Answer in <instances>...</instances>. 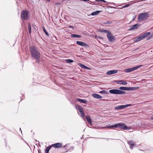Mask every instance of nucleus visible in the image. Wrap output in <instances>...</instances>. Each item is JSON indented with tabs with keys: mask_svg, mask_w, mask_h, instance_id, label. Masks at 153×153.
<instances>
[{
	"mask_svg": "<svg viewBox=\"0 0 153 153\" xmlns=\"http://www.w3.org/2000/svg\"><path fill=\"white\" fill-rule=\"evenodd\" d=\"M29 50L32 57H41V53L38 48L35 45L30 46L29 48Z\"/></svg>",
	"mask_w": 153,
	"mask_h": 153,
	"instance_id": "1",
	"label": "nucleus"
},
{
	"mask_svg": "<svg viewBox=\"0 0 153 153\" xmlns=\"http://www.w3.org/2000/svg\"><path fill=\"white\" fill-rule=\"evenodd\" d=\"M117 128L118 129L128 130L130 129V127H127L124 123H119L114 125L110 126L109 125L103 128Z\"/></svg>",
	"mask_w": 153,
	"mask_h": 153,
	"instance_id": "2",
	"label": "nucleus"
},
{
	"mask_svg": "<svg viewBox=\"0 0 153 153\" xmlns=\"http://www.w3.org/2000/svg\"><path fill=\"white\" fill-rule=\"evenodd\" d=\"M149 13L148 12H144L139 14L138 17V22L143 21V20L146 19L149 17Z\"/></svg>",
	"mask_w": 153,
	"mask_h": 153,
	"instance_id": "3",
	"label": "nucleus"
},
{
	"mask_svg": "<svg viewBox=\"0 0 153 153\" xmlns=\"http://www.w3.org/2000/svg\"><path fill=\"white\" fill-rule=\"evenodd\" d=\"M21 18L22 20H27L29 18V13L27 10H23L21 12Z\"/></svg>",
	"mask_w": 153,
	"mask_h": 153,
	"instance_id": "4",
	"label": "nucleus"
},
{
	"mask_svg": "<svg viewBox=\"0 0 153 153\" xmlns=\"http://www.w3.org/2000/svg\"><path fill=\"white\" fill-rule=\"evenodd\" d=\"M109 92L111 94H126L125 92L122 91L120 89H111L109 91Z\"/></svg>",
	"mask_w": 153,
	"mask_h": 153,
	"instance_id": "5",
	"label": "nucleus"
},
{
	"mask_svg": "<svg viewBox=\"0 0 153 153\" xmlns=\"http://www.w3.org/2000/svg\"><path fill=\"white\" fill-rule=\"evenodd\" d=\"M139 88L138 87H120L119 88V89L123 91H133L135 90H137L139 89Z\"/></svg>",
	"mask_w": 153,
	"mask_h": 153,
	"instance_id": "6",
	"label": "nucleus"
},
{
	"mask_svg": "<svg viewBox=\"0 0 153 153\" xmlns=\"http://www.w3.org/2000/svg\"><path fill=\"white\" fill-rule=\"evenodd\" d=\"M107 37L108 40V41L110 42H113L115 39V38L113 36L112 33L110 32L108 33L107 34Z\"/></svg>",
	"mask_w": 153,
	"mask_h": 153,
	"instance_id": "7",
	"label": "nucleus"
},
{
	"mask_svg": "<svg viewBox=\"0 0 153 153\" xmlns=\"http://www.w3.org/2000/svg\"><path fill=\"white\" fill-rule=\"evenodd\" d=\"M76 44L82 47H85L86 48L89 47V45L85 42L81 41H77L76 42Z\"/></svg>",
	"mask_w": 153,
	"mask_h": 153,
	"instance_id": "8",
	"label": "nucleus"
},
{
	"mask_svg": "<svg viewBox=\"0 0 153 153\" xmlns=\"http://www.w3.org/2000/svg\"><path fill=\"white\" fill-rule=\"evenodd\" d=\"M141 25L140 24H139L138 23H137L134 25H133L130 26V28L129 29L128 31H131L135 29H137L139 27H140Z\"/></svg>",
	"mask_w": 153,
	"mask_h": 153,
	"instance_id": "9",
	"label": "nucleus"
},
{
	"mask_svg": "<svg viewBox=\"0 0 153 153\" xmlns=\"http://www.w3.org/2000/svg\"><path fill=\"white\" fill-rule=\"evenodd\" d=\"M131 104H128L126 105H122L116 106L114 107V109L116 110H119L122 109L127 107L131 106Z\"/></svg>",
	"mask_w": 153,
	"mask_h": 153,
	"instance_id": "10",
	"label": "nucleus"
},
{
	"mask_svg": "<svg viewBox=\"0 0 153 153\" xmlns=\"http://www.w3.org/2000/svg\"><path fill=\"white\" fill-rule=\"evenodd\" d=\"M143 38L142 35L138 36H137L135 37L133 39V42L134 43H136L140 41L143 39Z\"/></svg>",
	"mask_w": 153,
	"mask_h": 153,
	"instance_id": "11",
	"label": "nucleus"
},
{
	"mask_svg": "<svg viewBox=\"0 0 153 153\" xmlns=\"http://www.w3.org/2000/svg\"><path fill=\"white\" fill-rule=\"evenodd\" d=\"M52 147H53L55 148H58L62 146V144L60 143H58L52 144Z\"/></svg>",
	"mask_w": 153,
	"mask_h": 153,
	"instance_id": "12",
	"label": "nucleus"
},
{
	"mask_svg": "<svg viewBox=\"0 0 153 153\" xmlns=\"http://www.w3.org/2000/svg\"><path fill=\"white\" fill-rule=\"evenodd\" d=\"M33 61H34L36 63H38L39 64H41L43 62L42 60L41 59V58H33ZM42 58H41L42 59Z\"/></svg>",
	"mask_w": 153,
	"mask_h": 153,
	"instance_id": "13",
	"label": "nucleus"
},
{
	"mask_svg": "<svg viewBox=\"0 0 153 153\" xmlns=\"http://www.w3.org/2000/svg\"><path fill=\"white\" fill-rule=\"evenodd\" d=\"M118 72L117 70H112L107 72L106 74L107 75H111L116 73Z\"/></svg>",
	"mask_w": 153,
	"mask_h": 153,
	"instance_id": "14",
	"label": "nucleus"
},
{
	"mask_svg": "<svg viewBox=\"0 0 153 153\" xmlns=\"http://www.w3.org/2000/svg\"><path fill=\"white\" fill-rule=\"evenodd\" d=\"M117 83L121 85H126L127 84V82L123 80H119L116 81H115Z\"/></svg>",
	"mask_w": 153,
	"mask_h": 153,
	"instance_id": "15",
	"label": "nucleus"
},
{
	"mask_svg": "<svg viewBox=\"0 0 153 153\" xmlns=\"http://www.w3.org/2000/svg\"><path fill=\"white\" fill-rule=\"evenodd\" d=\"M70 37L72 38H80L82 37V36L81 35L77 34H72L71 35Z\"/></svg>",
	"mask_w": 153,
	"mask_h": 153,
	"instance_id": "16",
	"label": "nucleus"
},
{
	"mask_svg": "<svg viewBox=\"0 0 153 153\" xmlns=\"http://www.w3.org/2000/svg\"><path fill=\"white\" fill-rule=\"evenodd\" d=\"M101 12H102V10H97L91 13V15L92 16H96Z\"/></svg>",
	"mask_w": 153,
	"mask_h": 153,
	"instance_id": "17",
	"label": "nucleus"
},
{
	"mask_svg": "<svg viewBox=\"0 0 153 153\" xmlns=\"http://www.w3.org/2000/svg\"><path fill=\"white\" fill-rule=\"evenodd\" d=\"M78 65L80 67H81L82 68H83L84 69H88V70H90L91 69L90 68H89L88 67H87V66L83 64H82L81 63H78Z\"/></svg>",
	"mask_w": 153,
	"mask_h": 153,
	"instance_id": "18",
	"label": "nucleus"
},
{
	"mask_svg": "<svg viewBox=\"0 0 153 153\" xmlns=\"http://www.w3.org/2000/svg\"><path fill=\"white\" fill-rule=\"evenodd\" d=\"M92 96L93 97L96 99H102V96L97 94H92Z\"/></svg>",
	"mask_w": 153,
	"mask_h": 153,
	"instance_id": "19",
	"label": "nucleus"
},
{
	"mask_svg": "<svg viewBox=\"0 0 153 153\" xmlns=\"http://www.w3.org/2000/svg\"><path fill=\"white\" fill-rule=\"evenodd\" d=\"M85 117L87 122L90 124V125H91L92 124V120L91 117L88 116H85Z\"/></svg>",
	"mask_w": 153,
	"mask_h": 153,
	"instance_id": "20",
	"label": "nucleus"
},
{
	"mask_svg": "<svg viewBox=\"0 0 153 153\" xmlns=\"http://www.w3.org/2000/svg\"><path fill=\"white\" fill-rule=\"evenodd\" d=\"M98 31L99 32H101V33H108L110 32V31L106 29H101V28L99 29L98 30Z\"/></svg>",
	"mask_w": 153,
	"mask_h": 153,
	"instance_id": "21",
	"label": "nucleus"
},
{
	"mask_svg": "<svg viewBox=\"0 0 153 153\" xmlns=\"http://www.w3.org/2000/svg\"><path fill=\"white\" fill-rule=\"evenodd\" d=\"M151 34V32H150L145 33H144L142 35L143 39L145 38L148 37Z\"/></svg>",
	"mask_w": 153,
	"mask_h": 153,
	"instance_id": "22",
	"label": "nucleus"
},
{
	"mask_svg": "<svg viewBox=\"0 0 153 153\" xmlns=\"http://www.w3.org/2000/svg\"><path fill=\"white\" fill-rule=\"evenodd\" d=\"M77 100L78 102H80L85 103V104H87V101L86 100L79 99V98H77L76 99Z\"/></svg>",
	"mask_w": 153,
	"mask_h": 153,
	"instance_id": "23",
	"label": "nucleus"
},
{
	"mask_svg": "<svg viewBox=\"0 0 153 153\" xmlns=\"http://www.w3.org/2000/svg\"><path fill=\"white\" fill-rule=\"evenodd\" d=\"M133 71H134V70L132 68L126 69L124 70V72L126 73H129Z\"/></svg>",
	"mask_w": 153,
	"mask_h": 153,
	"instance_id": "24",
	"label": "nucleus"
},
{
	"mask_svg": "<svg viewBox=\"0 0 153 153\" xmlns=\"http://www.w3.org/2000/svg\"><path fill=\"white\" fill-rule=\"evenodd\" d=\"M86 2L89 3L91 4H93V5H99V3H97V2H94L91 1L89 0H88V1Z\"/></svg>",
	"mask_w": 153,
	"mask_h": 153,
	"instance_id": "25",
	"label": "nucleus"
},
{
	"mask_svg": "<svg viewBox=\"0 0 153 153\" xmlns=\"http://www.w3.org/2000/svg\"><path fill=\"white\" fill-rule=\"evenodd\" d=\"M28 29L29 34H30L31 32V25L30 22L28 23Z\"/></svg>",
	"mask_w": 153,
	"mask_h": 153,
	"instance_id": "26",
	"label": "nucleus"
},
{
	"mask_svg": "<svg viewBox=\"0 0 153 153\" xmlns=\"http://www.w3.org/2000/svg\"><path fill=\"white\" fill-rule=\"evenodd\" d=\"M112 22L111 21H107L105 20V22H103V24L104 25H110L112 23Z\"/></svg>",
	"mask_w": 153,
	"mask_h": 153,
	"instance_id": "27",
	"label": "nucleus"
},
{
	"mask_svg": "<svg viewBox=\"0 0 153 153\" xmlns=\"http://www.w3.org/2000/svg\"><path fill=\"white\" fill-rule=\"evenodd\" d=\"M51 145H50L47 147L46 149H45V153H48L49 150L52 147Z\"/></svg>",
	"mask_w": 153,
	"mask_h": 153,
	"instance_id": "28",
	"label": "nucleus"
},
{
	"mask_svg": "<svg viewBox=\"0 0 153 153\" xmlns=\"http://www.w3.org/2000/svg\"><path fill=\"white\" fill-rule=\"evenodd\" d=\"M42 29H43V31H44V32L46 34V35L47 36H49V33L47 32V31H46L45 28V27L44 26V27H42Z\"/></svg>",
	"mask_w": 153,
	"mask_h": 153,
	"instance_id": "29",
	"label": "nucleus"
},
{
	"mask_svg": "<svg viewBox=\"0 0 153 153\" xmlns=\"http://www.w3.org/2000/svg\"><path fill=\"white\" fill-rule=\"evenodd\" d=\"M99 93L101 94H108V93L107 91H106L105 90H103L102 91H100L99 92Z\"/></svg>",
	"mask_w": 153,
	"mask_h": 153,
	"instance_id": "30",
	"label": "nucleus"
},
{
	"mask_svg": "<svg viewBox=\"0 0 153 153\" xmlns=\"http://www.w3.org/2000/svg\"><path fill=\"white\" fill-rule=\"evenodd\" d=\"M142 66V65H139L137 66H136L132 67V68H133V70L134 71V70H137V69L140 68Z\"/></svg>",
	"mask_w": 153,
	"mask_h": 153,
	"instance_id": "31",
	"label": "nucleus"
},
{
	"mask_svg": "<svg viewBox=\"0 0 153 153\" xmlns=\"http://www.w3.org/2000/svg\"><path fill=\"white\" fill-rule=\"evenodd\" d=\"M147 38V40H149L150 39H152L153 38V32L150 34V35Z\"/></svg>",
	"mask_w": 153,
	"mask_h": 153,
	"instance_id": "32",
	"label": "nucleus"
},
{
	"mask_svg": "<svg viewBox=\"0 0 153 153\" xmlns=\"http://www.w3.org/2000/svg\"><path fill=\"white\" fill-rule=\"evenodd\" d=\"M76 108L79 111V112H80L81 111L83 110L82 108L80 106L76 107Z\"/></svg>",
	"mask_w": 153,
	"mask_h": 153,
	"instance_id": "33",
	"label": "nucleus"
},
{
	"mask_svg": "<svg viewBox=\"0 0 153 153\" xmlns=\"http://www.w3.org/2000/svg\"><path fill=\"white\" fill-rule=\"evenodd\" d=\"M65 62L67 63H70L74 62V61L71 59H67L65 60Z\"/></svg>",
	"mask_w": 153,
	"mask_h": 153,
	"instance_id": "34",
	"label": "nucleus"
},
{
	"mask_svg": "<svg viewBox=\"0 0 153 153\" xmlns=\"http://www.w3.org/2000/svg\"><path fill=\"white\" fill-rule=\"evenodd\" d=\"M80 114L82 117H84V113L83 110L79 112Z\"/></svg>",
	"mask_w": 153,
	"mask_h": 153,
	"instance_id": "35",
	"label": "nucleus"
},
{
	"mask_svg": "<svg viewBox=\"0 0 153 153\" xmlns=\"http://www.w3.org/2000/svg\"><path fill=\"white\" fill-rule=\"evenodd\" d=\"M97 2H104V3H106L107 2L105 0H95Z\"/></svg>",
	"mask_w": 153,
	"mask_h": 153,
	"instance_id": "36",
	"label": "nucleus"
},
{
	"mask_svg": "<svg viewBox=\"0 0 153 153\" xmlns=\"http://www.w3.org/2000/svg\"><path fill=\"white\" fill-rule=\"evenodd\" d=\"M128 144L129 145H130L131 144H134L135 143V142L133 141H129L127 142Z\"/></svg>",
	"mask_w": 153,
	"mask_h": 153,
	"instance_id": "37",
	"label": "nucleus"
},
{
	"mask_svg": "<svg viewBox=\"0 0 153 153\" xmlns=\"http://www.w3.org/2000/svg\"><path fill=\"white\" fill-rule=\"evenodd\" d=\"M130 5H131V4H126L125 5H124L122 6V8H123L127 7L129 6Z\"/></svg>",
	"mask_w": 153,
	"mask_h": 153,
	"instance_id": "38",
	"label": "nucleus"
},
{
	"mask_svg": "<svg viewBox=\"0 0 153 153\" xmlns=\"http://www.w3.org/2000/svg\"><path fill=\"white\" fill-rule=\"evenodd\" d=\"M135 144H131L129 145V146L130 148L131 149H133L135 147Z\"/></svg>",
	"mask_w": 153,
	"mask_h": 153,
	"instance_id": "39",
	"label": "nucleus"
},
{
	"mask_svg": "<svg viewBox=\"0 0 153 153\" xmlns=\"http://www.w3.org/2000/svg\"><path fill=\"white\" fill-rule=\"evenodd\" d=\"M131 14H133L134 15V16H133V18L132 19V21H134L136 18V15H135V13H131Z\"/></svg>",
	"mask_w": 153,
	"mask_h": 153,
	"instance_id": "40",
	"label": "nucleus"
},
{
	"mask_svg": "<svg viewBox=\"0 0 153 153\" xmlns=\"http://www.w3.org/2000/svg\"><path fill=\"white\" fill-rule=\"evenodd\" d=\"M97 39H103V38L102 37L99 36H97V39H96L97 40Z\"/></svg>",
	"mask_w": 153,
	"mask_h": 153,
	"instance_id": "41",
	"label": "nucleus"
},
{
	"mask_svg": "<svg viewBox=\"0 0 153 153\" xmlns=\"http://www.w3.org/2000/svg\"><path fill=\"white\" fill-rule=\"evenodd\" d=\"M92 37L93 38H95V39H97V36L96 35H92Z\"/></svg>",
	"mask_w": 153,
	"mask_h": 153,
	"instance_id": "42",
	"label": "nucleus"
},
{
	"mask_svg": "<svg viewBox=\"0 0 153 153\" xmlns=\"http://www.w3.org/2000/svg\"><path fill=\"white\" fill-rule=\"evenodd\" d=\"M109 8L116 9V7H112L111 6H108V8L109 9Z\"/></svg>",
	"mask_w": 153,
	"mask_h": 153,
	"instance_id": "43",
	"label": "nucleus"
},
{
	"mask_svg": "<svg viewBox=\"0 0 153 153\" xmlns=\"http://www.w3.org/2000/svg\"><path fill=\"white\" fill-rule=\"evenodd\" d=\"M103 8L105 9H107L108 8V7H107V6H103Z\"/></svg>",
	"mask_w": 153,
	"mask_h": 153,
	"instance_id": "44",
	"label": "nucleus"
},
{
	"mask_svg": "<svg viewBox=\"0 0 153 153\" xmlns=\"http://www.w3.org/2000/svg\"><path fill=\"white\" fill-rule=\"evenodd\" d=\"M107 3L106 4H102L103 5H108V4H110V3L109 2H106Z\"/></svg>",
	"mask_w": 153,
	"mask_h": 153,
	"instance_id": "45",
	"label": "nucleus"
},
{
	"mask_svg": "<svg viewBox=\"0 0 153 153\" xmlns=\"http://www.w3.org/2000/svg\"><path fill=\"white\" fill-rule=\"evenodd\" d=\"M68 27L70 28H73V27L72 26V25H69L68 26Z\"/></svg>",
	"mask_w": 153,
	"mask_h": 153,
	"instance_id": "46",
	"label": "nucleus"
},
{
	"mask_svg": "<svg viewBox=\"0 0 153 153\" xmlns=\"http://www.w3.org/2000/svg\"><path fill=\"white\" fill-rule=\"evenodd\" d=\"M105 59H102L101 60V62H102L103 61H104V60H105Z\"/></svg>",
	"mask_w": 153,
	"mask_h": 153,
	"instance_id": "47",
	"label": "nucleus"
},
{
	"mask_svg": "<svg viewBox=\"0 0 153 153\" xmlns=\"http://www.w3.org/2000/svg\"><path fill=\"white\" fill-rule=\"evenodd\" d=\"M32 25H33V27L34 28H36L35 27V25H33V24H32Z\"/></svg>",
	"mask_w": 153,
	"mask_h": 153,
	"instance_id": "48",
	"label": "nucleus"
},
{
	"mask_svg": "<svg viewBox=\"0 0 153 153\" xmlns=\"http://www.w3.org/2000/svg\"><path fill=\"white\" fill-rule=\"evenodd\" d=\"M56 4H58V5H60V3H56Z\"/></svg>",
	"mask_w": 153,
	"mask_h": 153,
	"instance_id": "49",
	"label": "nucleus"
},
{
	"mask_svg": "<svg viewBox=\"0 0 153 153\" xmlns=\"http://www.w3.org/2000/svg\"><path fill=\"white\" fill-rule=\"evenodd\" d=\"M46 1H50L51 0H45Z\"/></svg>",
	"mask_w": 153,
	"mask_h": 153,
	"instance_id": "50",
	"label": "nucleus"
},
{
	"mask_svg": "<svg viewBox=\"0 0 153 153\" xmlns=\"http://www.w3.org/2000/svg\"><path fill=\"white\" fill-rule=\"evenodd\" d=\"M131 59V60H132L133 59H134L135 58H130Z\"/></svg>",
	"mask_w": 153,
	"mask_h": 153,
	"instance_id": "51",
	"label": "nucleus"
},
{
	"mask_svg": "<svg viewBox=\"0 0 153 153\" xmlns=\"http://www.w3.org/2000/svg\"><path fill=\"white\" fill-rule=\"evenodd\" d=\"M113 3L114 4V5H115V6L116 5V4H115V3Z\"/></svg>",
	"mask_w": 153,
	"mask_h": 153,
	"instance_id": "52",
	"label": "nucleus"
},
{
	"mask_svg": "<svg viewBox=\"0 0 153 153\" xmlns=\"http://www.w3.org/2000/svg\"><path fill=\"white\" fill-rule=\"evenodd\" d=\"M98 42H100V41H99V40H98Z\"/></svg>",
	"mask_w": 153,
	"mask_h": 153,
	"instance_id": "53",
	"label": "nucleus"
},
{
	"mask_svg": "<svg viewBox=\"0 0 153 153\" xmlns=\"http://www.w3.org/2000/svg\"><path fill=\"white\" fill-rule=\"evenodd\" d=\"M64 57L66 58V57H67V56H65V57Z\"/></svg>",
	"mask_w": 153,
	"mask_h": 153,
	"instance_id": "54",
	"label": "nucleus"
},
{
	"mask_svg": "<svg viewBox=\"0 0 153 153\" xmlns=\"http://www.w3.org/2000/svg\"><path fill=\"white\" fill-rule=\"evenodd\" d=\"M104 100V99H102V100Z\"/></svg>",
	"mask_w": 153,
	"mask_h": 153,
	"instance_id": "55",
	"label": "nucleus"
},
{
	"mask_svg": "<svg viewBox=\"0 0 153 153\" xmlns=\"http://www.w3.org/2000/svg\"><path fill=\"white\" fill-rule=\"evenodd\" d=\"M135 62H138V61H137Z\"/></svg>",
	"mask_w": 153,
	"mask_h": 153,
	"instance_id": "56",
	"label": "nucleus"
},
{
	"mask_svg": "<svg viewBox=\"0 0 153 153\" xmlns=\"http://www.w3.org/2000/svg\"><path fill=\"white\" fill-rule=\"evenodd\" d=\"M85 60V61H87V62H88V61H87L86 60Z\"/></svg>",
	"mask_w": 153,
	"mask_h": 153,
	"instance_id": "57",
	"label": "nucleus"
},
{
	"mask_svg": "<svg viewBox=\"0 0 153 153\" xmlns=\"http://www.w3.org/2000/svg\"><path fill=\"white\" fill-rule=\"evenodd\" d=\"M38 152L39 153V151H38Z\"/></svg>",
	"mask_w": 153,
	"mask_h": 153,
	"instance_id": "58",
	"label": "nucleus"
},
{
	"mask_svg": "<svg viewBox=\"0 0 153 153\" xmlns=\"http://www.w3.org/2000/svg\"><path fill=\"white\" fill-rule=\"evenodd\" d=\"M110 14H112V13H110Z\"/></svg>",
	"mask_w": 153,
	"mask_h": 153,
	"instance_id": "59",
	"label": "nucleus"
}]
</instances>
